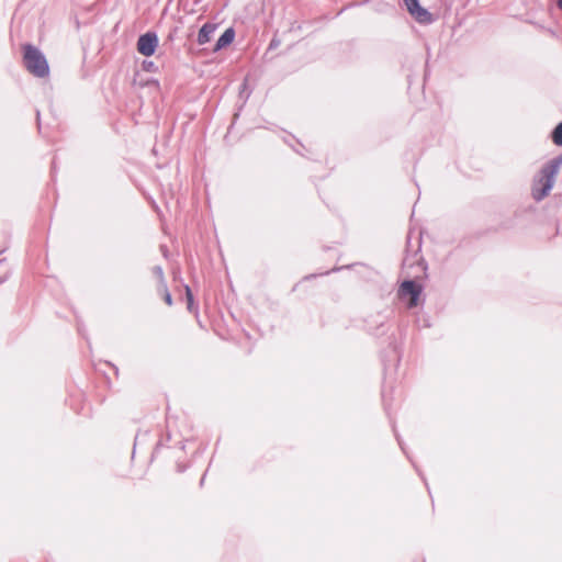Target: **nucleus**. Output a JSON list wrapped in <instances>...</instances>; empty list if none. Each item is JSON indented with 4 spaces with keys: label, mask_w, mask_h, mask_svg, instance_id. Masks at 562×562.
Segmentation results:
<instances>
[{
    "label": "nucleus",
    "mask_w": 562,
    "mask_h": 562,
    "mask_svg": "<svg viewBox=\"0 0 562 562\" xmlns=\"http://www.w3.org/2000/svg\"><path fill=\"white\" fill-rule=\"evenodd\" d=\"M561 166L562 154L553 157L541 167L538 176L533 179L531 189L532 198L537 202L543 200L550 193Z\"/></svg>",
    "instance_id": "1"
},
{
    "label": "nucleus",
    "mask_w": 562,
    "mask_h": 562,
    "mask_svg": "<svg viewBox=\"0 0 562 562\" xmlns=\"http://www.w3.org/2000/svg\"><path fill=\"white\" fill-rule=\"evenodd\" d=\"M22 50L25 69L37 78H46L49 75V65L41 49L26 43L22 46Z\"/></svg>",
    "instance_id": "2"
},
{
    "label": "nucleus",
    "mask_w": 562,
    "mask_h": 562,
    "mask_svg": "<svg viewBox=\"0 0 562 562\" xmlns=\"http://www.w3.org/2000/svg\"><path fill=\"white\" fill-rule=\"evenodd\" d=\"M423 292V286L415 280L407 279L404 280L398 290L397 295L400 299L408 297L407 307L414 308L419 304V297Z\"/></svg>",
    "instance_id": "3"
},
{
    "label": "nucleus",
    "mask_w": 562,
    "mask_h": 562,
    "mask_svg": "<svg viewBox=\"0 0 562 562\" xmlns=\"http://www.w3.org/2000/svg\"><path fill=\"white\" fill-rule=\"evenodd\" d=\"M158 43L159 40L157 33L148 31L139 35L136 43L137 52L145 57H150L156 53Z\"/></svg>",
    "instance_id": "4"
},
{
    "label": "nucleus",
    "mask_w": 562,
    "mask_h": 562,
    "mask_svg": "<svg viewBox=\"0 0 562 562\" xmlns=\"http://www.w3.org/2000/svg\"><path fill=\"white\" fill-rule=\"evenodd\" d=\"M408 13L422 24H430L432 14L419 3V0H403Z\"/></svg>",
    "instance_id": "5"
},
{
    "label": "nucleus",
    "mask_w": 562,
    "mask_h": 562,
    "mask_svg": "<svg viewBox=\"0 0 562 562\" xmlns=\"http://www.w3.org/2000/svg\"><path fill=\"white\" fill-rule=\"evenodd\" d=\"M367 327L369 331L374 336H383L389 331V325L385 322V317L381 314H376L367 319Z\"/></svg>",
    "instance_id": "6"
},
{
    "label": "nucleus",
    "mask_w": 562,
    "mask_h": 562,
    "mask_svg": "<svg viewBox=\"0 0 562 562\" xmlns=\"http://www.w3.org/2000/svg\"><path fill=\"white\" fill-rule=\"evenodd\" d=\"M217 24L213 22L204 23L199 30L196 42L199 45L209 43L212 38L213 33L216 31Z\"/></svg>",
    "instance_id": "7"
},
{
    "label": "nucleus",
    "mask_w": 562,
    "mask_h": 562,
    "mask_svg": "<svg viewBox=\"0 0 562 562\" xmlns=\"http://www.w3.org/2000/svg\"><path fill=\"white\" fill-rule=\"evenodd\" d=\"M235 40V30L233 27L226 29L223 34L218 37L216 41L213 52L217 53L222 50L223 48H226L229 46Z\"/></svg>",
    "instance_id": "8"
},
{
    "label": "nucleus",
    "mask_w": 562,
    "mask_h": 562,
    "mask_svg": "<svg viewBox=\"0 0 562 562\" xmlns=\"http://www.w3.org/2000/svg\"><path fill=\"white\" fill-rule=\"evenodd\" d=\"M187 308L191 313H198V306L194 303V296L189 285H184Z\"/></svg>",
    "instance_id": "9"
},
{
    "label": "nucleus",
    "mask_w": 562,
    "mask_h": 562,
    "mask_svg": "<svg viewBox=\"0 0 562 562\" xmlns=\"http://www.w3.org/2000/svg\"><path fill=\"white\" fill-rule=\"evenodd\" d=\"M157 292L162 296V300L168 306L172 305V295L168 290L167 282L164 283V285H157Z\"/></svg>",
    "instance_id": "10"
},
{
    "label": "nucleus",
    "mask_w": 562,
    "mask_h": 562,
    "mask_svg": "<svg viewBox=\"0 0 562 562\" xmlns=\"http://www.w3.org/2000/svg\"><path fill=\"white\" fill-rule=\"evenodd\" d=\"M551 139L557 146H562V121L552 130Z\"/></svg>",
    "instance_id": "11"
},
{
    "label": "nucleus",
    "mask_w": 562,
    "mask_h": 562,
    "mask_svg": "<svg viewBox=\"0 0 562 562\" xmlns=\"http://www.w3.org/2000/svg\"><path fill=\"white\" fill-rule=\"evenodd\" d=\"M151 272L157 278L158 285H164V283H166V278L161 266H154Z\"/></svg>",
    "instance_id": "12"
},
{
    "label": "nucleus",
    "mask_w": 562,
    "mask_h": 562,
    "mask_svg": "<svg viewBox=\"0 0 562 562\" xmlns=\"http://www.w3.org/2000/svg\"><path fill=\"white\" fill-rule=\"evenodd\" d=\"M170 440V434L168 432L166 435V441H169ZM165 445V439H160L157 443H156V447H155V451H154V454H156L159 449Z\"/></svg>",
    "instance_id": "13"
},
{
    "label": "nucleus",
    "mask_w": 562,
    "mask_h": 562,
    "mask_svg": "<svg viewBox=\"0 0 562 562\" xmlns=\"http://www.w3.org/2000/svg\"><path fill=\"white\" fill-rule=\"evenodd\" d=\"M393 430H394V434H395V437H396V440H397V442H398L400 448L402 449V451H403L405 454H407V453H406V450H405V448H404V443H403V441L401 440V438H400L398 434L396 432V430H395V427H394V426H393Z\"/></svg>",
    "instance_id": "14"
},
{
    "label": "nucleus",
    "mask_w": 562,
    "mask_h": 562,
    "mask_svg": "<svg viewBox=\"0 0 562 562\" xmlns=\"http://www.w3.org/2000/svg\"><path fill=\"white\" fill-rule=\"evenodd\" d=\"M280 45V40L278 38H272L270 44H269V49H273V48H277L278 46Z\"/></svg>",
    "instance_id": "15"
},
{
    "label": "nucleus",
    "mask_w": 562,
    "mask_h": 562,
    "mask_svg": "<svg viewBox=\"0 0 562 562\" xmlns=\"http://www.w3.org/2000/svg\"><path fill=\"white\" fill-rule=\"evenodd\" d=\"M143 67H144V69H146V70H150V69L154 67V63H153V61H146V60H145V61L143 63Z\"/></svg>",
    "instance_id": "16"
},
{
    "label": "nucleus",
    "mask_w": 562,
    "mask_h": 562,
    "mask_svg": "<svg viewBox=\"0 0 562 562\" xmlns=\"http://www.w3.org/2000/svg\"><path fill=\"white\" fill-rule=\"evenodd\" d=\"M382 400H383L384 408L387 412L389 411V404L386 402V394H385L384 391L382 392Z\"/></svg>",
    "instance_id": "17"
},
{
    "label": "nucleus",
    "mask_w": 562,
    "mask_h": 562,
    "mask_svg": "<svg viewBox=\"0 0 562 562\" xmlns=\"http://www.w3.org/2000/svg\"><path fill=\"white\" fill-rule=\"evenodd\" d=\"M177 469H178V472H184L186 470V467L184 465H181V464H177Z\"/></svg>",
    "instance_id": "18"
},
{
    "label": "nucleus",
    "mask_w": 562,
    "mask_h": 562,
    "mask_svg": "<svg viewBox=\"0 0 562 562\" xmlns=\"http://www.w3.org/2000/svg\"><path fill=\"white\" fill-rule=\"evenodd\" d=\"M205 476H206V472L202 475V477L200 480V486H203L204 481H205Z\"/></svg>",
    "instance_id": "19"
},
{
    "label": "nucleus",
    "mask_w": 562,
    "mask_h": 562,
    "mask_svg": "<svg viewBox=\"0 0 562 562\" xmlns=\"http://www.w3.org/2000/svg\"><path fill=\"white\" fill-rule=\"evenodd\" d=\"M137 440H138V435L135 437V440H134V448L136 447L137 445ZM135 453V449L133 450V454Z\"/></svg>",
    "instance_id": "20"
},
{
    "label": "nucleus",
    "mask_w": 562,
    "mask_h": 562,
    "mask_svg": "<svg viewBox=\"0 0 562 562\" xmlns=\"http://www.w3.org/2000/svg\"><path fill=\"white\" fill-rule=\"evenodd\" d=\"M416 471L418 472V475H420V477L425 481L424 476L422 475V472H419L418 468L414 464Z\"/></svg>",
    "instance_id": "21"
},
{
    "label": "nucleus",
    "mask_w": 562,
    "mask_h": 562,
    "mask_svg": "<svg viewBox=\"0 0 562 562\" xmlns=\"http://www.w3.org/2000/svg\"><path fill=\"white\" fill-rule=\"evenodd\" d=\"M36 119H37V124L40 125V111L38 110L36 111Z\"/></svg>",
    "instance_id": "22"
},
{
    "label": "nucleus",
    "mask_w": 562,
    "mask_h": 562,
    "mask_svg": "<svg viewBox=\"0 0 562 562\" xmlns=\"http://www.w3.org/2000/svg\"><path fill=\"white\" fill-rule=\"evenodd\" d=\"M558 7L562 10V0H558Z\"/></svg>",
    "instance_id": "23"
},
{
    "label": "nucleus",
    "mask_w": 562,
    "mask_h": 562,
    "mask_svg": "<svg viewBox=\"0 0 562 562\" xmlns=\"http://www.w3.org/2000/svg\"><path fill=\"white\" fill-rule=\"evenodd\" d=\"M179 445H180V449L183 450L184 449V443L182 441H179Z\"/></svg>",
    "instance_id": "24"
},
{
    "label": "nucleus",
    "mask_w": 562,
    "mask_h": 562,
    "mask_svg": "<svg viewBox=\"0 0 562 562\" xmlns=\"http://www.w3.org/2000/svg\"><path fill=\"white\" fill-rule=\"evenodd\" d=\"M5 281V278H0V284H2Z\"/></svg>",
    "instance_id": "25"
},
{
    "label": "nucleus",
    "mask_w": 562,
    "mask_h": 562,
    "mask_svg": "<svg viewBox=\"0 0 562 562\" xmlns=\"http://www.w3.org/2000/svg\"><path fill=\"white\" fill-rule=\"evenodd\" d=\"M315 274H311V276H307L305 279H311V278H314Z\"/></svg>",
    "instance_id": "26"
},
{
    "label": "nucleus",
    "mask_w": 562,
    "mask_h": 562,
    "mask_svg": "<svg viewBox=\"0 0 562 562\" xmlns=\"http://www.w3.org/2000/svg\"><path fill=\"white\" fill-rule=\"evenodd\" d=\"M341 268H334L331 271H339Z\"/></svg>",
    "instance_id": "27"
},
{
    "label": "nucleus",
    "mask_w": 562,
    "mask_h": 562,
    "mask_svg": "<svg viewBox=\"0 0 562 562\" xmlns=\"http://www.w3.org/2000/svg\"><path fill=\"white\" fill-rule=\"evenodd\" d=\"M3 259H0V265L2 263Z\"/></svg>",
    "instance_id": "28"
},
{
    "label": "nucleus",
    "mask_w": 562,
    "mask_h": 562,
    "mask_svg": "<svg viewBox=\"0 0 562 562\" xmlns=\"http://www.w3.org/2000/svg\"><path fill=\"white\" fill-rule=\"evenodd\" d=\"M425 562V561H424Z\"/></svg>",
    "instance_id": "29"
}]
</instances>
